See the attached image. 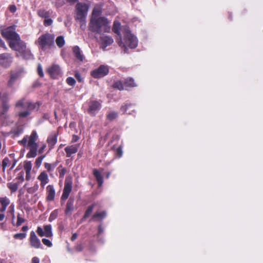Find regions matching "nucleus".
<instances>
[{"label": "nucleus", "mask_w": 263, "mask_h": 263, "mask_svg": "<svg viewBox=\"0 0 263 263\" xmlns=\"http://www.w3.org/2000/svg\"><path fill=\"white\" fill-rule=\"evenodd\" d=\"M133 106L129 104L128 105H123L121 106V111H122L123 113L124 112H127V108H133Z\"/></svg>", "instance_id": "45"}, {"label": "nucleus", "mask_w": 263, "mask_h": 263, "mask_svg": "<svg viewBox=\"0 0 263 263\" xmlns=\"http://www.w3.org/2000/svg\"><path fill=\"white\" fill-rule=\"evenodd\" d=\"M72 50L76 58L80 61H83L84 57L82 53L80 48L78 46H76L73 47Z\"/></svg>", "instance_id": "23"}, {"label": "nucleus", "mask_w": 263, "mask_h": 263, "mask_svg": "<svg viewBox=\"0 0 263 263\" xmlns=\"http://www.w3.org/2000/svg\"><path fill=\"white\" fill-rule=\"evenodd\" d=\"M32 263H40V259L37 257H34L32 258Z\"/></svg>", "instance_id": "52"}, {"label": "nucleus", "mask_w": 263, "mask_h": 263, "mask_svg": "<svg viewBox=\"0 0 263 263\" xmlns=\"http://www.w3.org/2000/svg\"><path fill=\"white\" fill-rule=\"evenodd\" d=\"M109 174H108L107 175V176H106V177H107V178H108V177H109Z\"/></svg>", "instance_id": "64"}, {"label": "nucleus", "mask_w": 263, "mask_h": 263, "mask_svg": "<svg viewBox=\"0 0 263 263\" xmlns=\"http://www.w3.org/2000/svg\"><path fill=\"white\" fill-rule=\"evenodd\" d=\"M12 60L13 58L10 53H4L0 54V66L3 68H8L11 65Z\"/></svg>", "instance_id": "11"}, {"label": "nucleus", "mask_w": 263, "mask_h": 263, "mask_svg": "<svg viewBox=\"0 0 263 263\" xmlns=\"http://www.w3.org/2000/svg\"><path fill=\"white\" fill-rule=\"evenodd\" d=\"M77 140V136L73 137V141L76 142Z\"/></svg>", "instance_id": "63"}, {"label": "nucleus", "mask_w": 263, "mask_h": 263, "mask_svg": "<svg viewBox=\"0 0 263 263\" xmlns=\"http://www.w3.org/2000/svg\"><path fill=\"white\" fill-rule=\"evenodd\" d=\"M114 87L115 88H118L119 90L125 89V87L124 86V83L123 84L120 81H116L114 84Z\"/></svg>", "instance_id": "34"}, {"label": "nucleus", "mask_w": 263, "mask_h": 263, "mask_svg": "<svg viewBox=\"0 0 263 263\" xmlns=\"http://www.w3.org/2000/svg\"><path fill=\"white\" fill-rule=\"evenodd\" d=\"M45 168L47 170V171L49 172L52 171L55 167V165L52 164L48 163H44Z\"/></svg>", "instance_id": "36"}, {"label": "nucleus", "mask_w": 263, "mask_h": 263, "mask_svg": "<svg viewBox=\"0 0 263 263\" xmlns=\"http://www.w3.org/2000/svg\"><path fill=\"white\" fill-rule=\"evenodd\" d=\"M93 172L94 176L97 179L99 186L100 187L101 186L103 183V179L101 173L96 169L93 170Z\"/></svg>", "instance_id": "25"}, {"label": "nucleus", "mask_w": 263, "mask_h": 263, "mask_svg": "<svg viewBox=\"0 0 263 263\" xmlns=\"http://www.w3.org/2000/svg\"><path fill=\"white\" fill-rule=\"evenodd\" d=\"M77 237H78V235H77V233H74L71 238V240H72V241L74 240L77 238Z\"/></svg>", "instance_id": "56"}, {"label": "nucleus", "mask_w": 263, "mask_h": 263, "mask_svg": "<svg viewBox=\"0 0 263 263\" xmlns=\"http://www.w3.org/2000/svg\"><path fill=\"white\" fill-rule=\"evenodd\" d=\"M79 146V144H73L66 146L65 148L66 157L69 158L71 157L73 154H76L78 152Z\"/></svg>", "instance_id": "17"}, {"label": "nucleus", "mask_w": 263, "mask_h": 263, "mask_svg": "<svg viewBox=\"0 0 263 263\" xmlns=\"http://www.w3.org/2000/svg\"><path fill=\"white\" fill-rule=\"evenodd\" d=\"M22 230H23V231H27V230H28V227H27V226H23V227H22Z\"/></svg>", "instance_id": "61"}, {"label": "nucleus", "mask_w": 263, "mask_h": 263, "mask_svg": "<svg viewBox=\"0 0 263 263\" xmlns=\"http://www.w3.org/2000/svg\"><path fill=\"white\" fill-rule=\"evenodd\" d=\"M100 14V8L95 7L89 23V28L92 31L98 33L108 32L110 29V22L104 17H99Z\"/></svg>", "instance_id": "4"}, {"label": "nucleus", "mask_w": 263, "mask_h": 263, "mask_svg": "<svg viewBox=\"0 0 263 263\" xmlns=\"http://www.w3.org/2000/svg\"><path fill=\"white\" fill-rule=\"evenodd\" d=\"M15 106L16 108L21 107L23 109H27V110L20 111L18 113V117L23 118L29 115L31 111L37 110L39 107V104L37 103H32L25 99H22L16 102Z\"/></svg>", "instance_id": "5"}, {"label": "nucleus", "mask_w": 263, "mask_h": 263, "mask_svg": "<svg viewBox=\"0 0 263 263\" xmlns=\"http://www.w3.org/2000/svg\"><path fill=\"white\" fill-rule=\"evenodd\" d=\"M66 82L68 85L73 86L76 83V81L72 77H68L66 79Z\"/></svg>", "instance_id": "42"}, {"label": "nucleus", "mask_w": 263, "mask_h": 263, "mask_svg": "<svg viewBox=\"0 0 263 263\" xmlns=\"http://www.w3.org/2000/svg\"><path fill=\"white\" fill-rule=\"evenodd\" d=\"M54 36L49 33H46L41 35L35 44L39 46L40 49L45 50L54 46Z\"/></svg>", "instance_id": "7"}, {"label": "nucleus", "mask_w": 263, "mask_h": 263, "mask_svg": "<svg viewBox=\"0 0 263 263\" xmlns=\"http://www.w3.org/2000/svg\"><path fill=\"white\" fill-rule=\"evenodd\" d=\"M42 242L44 245L45 246L48 247H51L52 246V243L50 240L49 239L43 238L42 239Z\"/></svg>", "instance_id": "44"}, {"label": "nucleus", "mask_w": 263, "mask_h": 263, "mask_svg": "<svg viewBox=\"0 0 263 263\" xmlns=\"http://www.w3.org/2000/svg\"><path fill=\"white\" fill-rule=\"evenodd\" d=\"M37 179L41 182V186L44 187L49 182V177L45 171L42 172L37 177Z\"/></svg>", "instance_id": "19"}, {"label": "nucleus", "mask_w": 263, "mask_h": 263, "mask_svg": "<svg viewBox=\"0 0 263 263\" xmlns=\"http://www.w3.org/2000/svg\"><path fill=\"white\" fill-rule=\"evenodd\" d=\"M29 241L31 246L35 249L39 248L41 245L40 239L37 237L34 231L30 232Z\"/></svg>", "instance_id": "16"}, {"label": "nucleus", "mask_w": 263, "mask_h": 263, "mask_svg": "<svg viewBox=\"0 0 263 263\" xmlns=\"http://www.w3.org/2000/svg\"><path fill=\"white\" fill-rule=\"evenodd\" d=\"M73 209V204L71 202L68 201L66 204V213L68 214Z\"/></svg>", "instance_id": "39"}, {"label": "nucleus", "mask_w": 263, "mask_h": 263, "mask_svg": "<svg viewBox=\"0 0 263 263\" xmlns=\"http://www.w3.org/2000/svg\"><path fill=\"white\" fill-rule=\"evenodd\" d=\"M1 33L3 36L8 40L10 47L16 51L17 57H21L26 59L32 58L30 50L27 48L25 43L21 40L14 26H10L2 29Z\"/></svg>", "instance_id": "1"}, {"label": "nucleus", "mask_w": 263, "mask_h": 263, "mask_svg": "<svg viewBox=\"0 0 263 263\" xmlns=\"http://www.w3.org/2000/svg\"><path fill=\"white\" fill-rule=\"evenodd\" d=\"M36 232L41 237L45 236L47 237H51L52 236V232L51 226L50 224L45 225L43 228L38 227Z\"/></svg>", "instance_id": "12"}, {"label": "nucleus", "mask_w": 263, "mask_h": 263, "mask_svg": "<svg viewBox=\"0 0 263 263\" xmlns=\"http://www.w3.org/2000/svg\"><path fill=\"white\" fill-rule=\"evenodd\" d=\"M47 71L51 77L56 78L61 74V68L58 65L54 64L47 69Z\"/></svg>", "instance_id": "15"}, {"label": "nucleus", "mask_w": 263, "mask_h": 263, "mask_svg": "<svg viewBox=\"0 0 263 263\" xmlns=\"http://www.w3.org/2000/svg\"><path fill=\"white\" fill-rule=\"evenodd\" d=\"M108 72V67L101 65L98 68L91 71V76L95 79H99L107 75Z\"/></svg>", "instance_id": "9"}, {"label": "nucleus", "mask_w": 263, "mask_h": 263, "mask_svg": "<svg viewBox=\"0 0 263 263\" xmlns=\"http://www.w3.org/2000/svg\"><path fill=\"white\" fill-rule=\"evenodd\" d=\"M57 214H58V212L57 211H54L53 212H52L51 213V214H50L49 219H50L52 217H53L54 218L55 217H56Z\"/></svg>", "instance_id": "53"}, {"label": "nucleus", "mask_w": 263, "mask_h": 263, "mask_svg": "<svg viewBox=\"0 0 263 263\" xmlns=\"http://www.w3.org/2000/svg\"><path fill=\"white\" fill-rule=\"evenodd\" d=\"M93 208V205L88 207V208L86 210L85 214L84 215V218H86L88 217L91 214V213L92 212Z\"/></svg>", "instance_id": "41"}, {"label": "nucleus", "mask_w": 263, "mask_h": 263, "mask_svg": "<svg viewBox=\"0 0 263 263\" xmlns=\"http://www.w3.org/2000/svg\"><path fill=\"white\" fill-rule=\"evenodd\" d=\"M9 209H10V211H11V212L12 213V214L14 215V205L11 204L9 206Z\"/></svg>", "instance_id": "57"}, {"label": "nucleus", "mask_w": 263, "mask_h": 263, "mask_svg": "<svg viewBox=\"0 0 263 263\" xmlns=\"http://www.w3.org/2000/svg\"><path fill=\"white\" fill-rule=\"evenodd\" d=\"M124 86L125 89L127 87H134L136 86V84L135 83L134 80L132 78H127L124 81Z\"/></svg>", "instance_id": "27"}, {"label": "nucleus", "mask_w": 263, "mask_h": 263, "mask_svg": "<svg viewBox=\"0 0 263 263\" xmlns=\"http://www.w3.org/2000/svg\"><path fill=\"white\" fill-rule=\"evenodd\" d=\"M106 213L105 212L96 213L93 216V219H98V220H102L106 216Z\"/></svg>", "instance_id": "32"}, {"label": "nucleus", "mask_w": 263, "mask_h": 263, "mask_svg": "<svg viewBox=\"0 0 263 263\" xmlns=\"http://www.w3.org/2000/svg\"><path fill=\"white\" fill-rule=\"evenodd\" d=\"M37 14L40 17L45 19L44 24L45 26H50L52 24L53 21L50 18L53 15L52 11L41 9L38 10Z\"/></svg>", "instance_id": "8"}, {"label": "nucleus", "mask_w": 263, "mask_h": 263, "mask_svg": "<svg viewBox=\"0 0 263 263\" xmlns=\"http://www.w3.org/2000/svg\"><path fill=\"white\" fill-rule=\"evenodd\" d=\"M9 105L8 102H2V108L0 109V117L4 115L9 110Z\"/></svg>", "instance_id": "28"}, {"label": "nucleus", "mask_w": 263, "mask_h": 263, "mask_svg": "<svg viewBox=\"0 0 263 263\" xmlns=\"http://www.w3.org/2000/svg\"><path fill=\"white\" fill-rule=\"evenodd\" d=\"M5 215L3 213H0V221H3L5 218Z\"/></svg>", "instance_id": "58"}, {"label": "nucleus", "mask_w": 263, "mask_h": 263, "mask_svg": "<svg viewBox=\"0 0 263 263\" xmlns=\"http://www.w3.org/2000/svg\"><path fill=\"white\" fill-rule=\"evenodd\" d=\"M0 46L4 48L5 49H7V47L5 45L4 42L0 39Z\"/></svg>", "instance_id": "54"}, {"label": "nucleus", "mask_w": 263, "mask_h": 263, "mask_svg": "<svg viewBox=\"0 0 263 263\" xmlns=\"http://www.w3.org/2000/svg\"><path fill=\"white\" fill-rule=\"evenodd\" d=\"M103 232V229L101 227V226L99 227V234H101Z\"/></svg>", "instance_id": "60"}, {"label": "nucleus", "mask_w": 263, "mask_h": 263, "mask_svg": "<svg viewBox=\"0 0 263 263\" xmlns=\"http://www.w3.org/2000/svg\"><path fill=\"white\" fill-rule=\"evenodd\" d=\"M45 157V155H42V156L38 157L36 159L35 161V164L36 166L37 167V168H39L40 167V166L42 163V161Z\"/></svg>", "instance_id": "33"}, {"label": "nucleus", "mask_w": 263, "mask_h": 263, "mask_svg": "<svg viewBox=\"0 0 263 263\" xmlns=\"http://www.w3.org/2000/svg\"><path fill=\"white\" fill-rule=\"evenodd\" d=\"M16 179L18 180L17 182L19 183L20 184L22 183L24 180V173L23 172L19 173Z\"/></svg>", "instance_id": "38"}, {"label": "nucleus", "mask_w": 263, "mask_h": 263, "mask_svg": "<svg viewBox=\"0 0 263 263\" xmlns=\"http://www.w3.org/2000/svg\"><path fill=\"white\" fill-rule=\"evenodd\" d=\"M16 7L15 5H12L9 7V10L11 13H14L16 11Z\"/></svg>", "instance_id": "48"}, {"label": "nucleus", "mask_w": 263, "mask_h": 263, "mask_svg": "<svg viewBox=\"0 0 263 263\" xmlns=\"http://www.w3.org/2000/svg\"><path fill=\"white\" fill-rule=\"evenodd\" d=\"M117 154L119 157H121L122 155V151L121 147H119L117 149Z\"/></svg>", "instance_id": "51"}, {"label": "nucleus", "mask_w": 263, "mask_h": 263, "mask_svg": "<svg viewBox=\"0 0 263 263\" xmlns=\"http://www.w3.org/2000/svg\"><path fill=\"white\" fill-rule=\"evenodd\" d=\"M120 23L118 21H115L114 24L113 31L118 35V40L119 45L124 49L125 52L128 47L131 49L135 48L138 45V40L133 34H132L129 28L127 27H123L122 29V32L124 37L122 39L119 33V29Z\"/></svg>", "instance_id": "3"}, {"label": "nucleus", "mask_w": 263, "mask_h": 263, "mask_svg": "<svg viewBox=\"0 0 263 263\" xmlns=\"http://www.w3.org/2000/svg\"><path fill=\"white\" fill-rule=\"evenodd\" d=\"M76 249L78 251H81L82 250V247L81 245H78L76 247Z\"/></svg>", "instance_id": "55"}, {"label": "nucleus", "mask_w": 263, "mask_h": 263, "mask_svg": "<svg viewBox=\"0 0 263 263\" xmlns=\"http://www.w3.org/2000/svg\"><path fill=\"white\" fill-rule=\"evenodd\" d=\"M24 72V69H20L15 72H11L10 79L8 83V86L12 87L15 81L21 77L22 73Z\"/></svg>", "instance_id": "14"}, {"label": "nucleus", "mask_w": 263, "mask_h": 263, "mask_svg": "<svg viewBox=\"0 0 263 263\" xmlns=\"http://www.w3.org/2000/svg\"><path fill=\"white\" fill-rule=\"evenodd\" d=\"M37 139L38 136L36 132L33 131L30 135L25 136L22 140L19 141L21 145L29 149L26 155L28 158L35 157L37 154V152L40 154L44 152L46 147V144L43 142L37 143Z\"/></svg>", "instance_id": "2"}, {"label": "nucleus", "mask_w": 263, "mask_h": 263, "mask_svg": "<svg viewBox=\"0 0 263 263\" xmlns=\"http://www.w3.org/2000/svg\"><path fill=\"white\" fill-rule=\"evenodd\" d=\"M26 236V233H17V234H15L14 235V238H15V239H23L24 238H25Z\"/></svg>", "instance_id": "40"}, {"label": "nucleus", "mask_w": 263, "mask_h": 263, "mask_svg": "<svg viewBox=\"0 0 263 263\" xmlns=\"http://www.w3.org/2000/svg\"><path fill=\"white\" fill-rule=\"evenodd\" d=\"M0 98L2 102H8L9 100L8 93L5 92H1Z\"/></svg>", "instance_id": "35"}, {"label": "nucleus", "mask_w": 263, "mask_h": 263, "mask_svg": "<svg viewBox=\"0 0 263 263\" xmlns=\"http://www.w3.org/2000/svg\"><path fill=\"white\" fill-rule=\"evenodd\" d=\"M7 208L2 206L0 209V212L3 213L6 210Z\"/></svg>", "instance_id": "59"}, {"label": "nucleus", "mask_w": 263, "mask_h": 263, "mask_svg": "<svg viewBox=\"0 0 263 263\" xmlns=\"http://www.w3.org/2000/svg\"><path fill=\"white\" fill-rule=\"evenodd\" d=\"M46 200L48 201L53 200L55 195V192L53 186L52 185H48L46 187Z\"/></svg>", "instance_id": "20"}, {"label": "nucleus", "mask_w": 263, "mask_h": 263, "mask_svg": "<svg viewBox=\"0 0 263 263\" xmlns=\"http://www.w3.org/2000/svg\"><path fill=\"white\" fill-rule=\"evenodd\" d=\"M37 72L41 77H43L44 76L43 69L40 64H39L37 66Z\"/></svg>", "instance_id": "46"}, {"label": "nucleus", "mask_w": 263, "mask_h": 263, "mask_svg": "<svg viewBox=\"0 0 263 263\" xmlns=\"http://www.w3.org/2000/svg\"><path fill=\"white\" fill-rule=\"evenodd\" d=\"M66 170L65 168H62L61 170H59V175L60 178H63L66 173Z\"/></svg>", "instance_id": "49"}, {"label": "nucleus", "mask_w": 263, "mask_h": 263, "mask_svg": "<svg viewBox=\"0 0 263 263\" xmlns=\"http://www.w3.org/2000/svg\"><path fill=\"white\" fill-rule=\"evenodd\" d=\"M100 42L101 43V47L103 50H105V48L110 45L114 41L111 37L103 35L100 37Z\"/></svg>", "instance_id": "18"}, {"label": "nucleus", "mask_w": 263, "mask_h": 263, "mask_svg": "<svg viewBox=\"0 0 263 263\" xmlns=\"http://www.w3.org/2000/svg\"><path fill=\"white\" fill-rule=\"evenodd\" d=\"M67 1L71 3H74L77 1V0H67Z\"/></svg>", "instance_id": "62"}, {"label": "nucleus", "mask_w": 263, "mask_h": 263, "mask_svg": "<svg viewBox=\"0 0 263 263\" xmlns=\"http://www.w3.org/2000/svg\"><path fill=\"white\" fill-rule=\"evenodd\" d=\"M39 188V185L37 182L35 183L32 186L27 188V192L29 194H34Z\"/></svg>", "instance_id": "29"}, {"label": "nucleus", "mask_w": 263, "mask_h": 263, "mask_svg": "<svg viewBox=\"0 0 263 263\" xmlns=\"http://www.w3.org/2000/svg\"><path fill=\"white\" fill-rule=\"evenodd\" d=\"M117 113L113 111L109 112L107 115V119L110 120H112L116 119L117 117Z\"/></svg>", "instance_id": "37"}, {"label": "nucleus", "mask_w": 263, "mask_h": 263, "mask_svg": "<svg viewBox=\"0 0 263 263\" xmlns=\"http://www.w3.org/2000/svg\"><path fill=\"white\" fill-rule=\"evenodd\" d=\"M72 179L70 177H67L65 180L63 194L61 197L62 200H66L68 198L72 190Z\"/></svg>", "instance_id": "10"}, {"label": "nucleus", "mask_w": 263, "mask_h": 263, "mask_svg": "<svg viewBox=\"0 0 263 263\" xmlns=\"http://www.w3.org/2000/svg\"><path fill=\"white\" fill-rule=\"evenodd\" d=\"M24 222V219L22 217H21L20 216V215H18L17 216V226H20L21 224H22V223H23V222Z\"/></svg>", "instance_id": "47"}, {"label": "nucleus", "mask_w": 263, "mask_h": 263, "mask_svg": "<svg viewBox=\"0 0 263 263\" xmlns=\"http://www.w3.org/2000/svg\"><path fill=\"white\" fill-rule=\"evenodd\" d=\"M9 162V160L7 158H5L2 162V167L3 171H5L6 167L8 166Z\"/></svg>", "instance_id": "43"}, {"label": "nucleus", "mask_w": 263, "mask_h": 263, "mask_svg": "<svg viewBox=\"0 0 263 263\" xmlns=\"http://www.w3.org/2000/svg\"><path fill=\"white\" fill-rule=\"evenodd\" d=\"M101 105L100 102L97 101H91L89 103V108L88 109V112L95 115L100 109Z\"/></svg>", "instance_id": "13"}, {"label": "nucleus", "mask_w": 263, "mask_h": 263, "mask_svg": "<svg viewBox=\"0 0 263 263\" xmlns=\"http://www.w3.org/2000/svg\"><path fill=\"white\" fill-rule=\"evenodd\" d=\"M58 134L56 132L51 133L47 139V143L50 148H52L57 142Z\"/></svg>", "instance_id": "22"}, {"label": "nucleus", "mask_w": 263, "mask_h": 263, "mask_svg": "<svg viewBox=\"0 0 263 263\" xmlns=\"http://www.w3.org/2000/svg\"><path fill=\"white\" fill-rule=\"evenodd\" d=\"M20 184L18 182H11L8 183L7 186L10 189L11 193H14L17 190L18 186Z\"/></svg>", "instance_id": "26"}, {"label": "nucleus", "mask_w": 263, "mask_h": 263, "mask_svg": "<svg viewBox=\"0 0 263 263\" xmlns=\"http://www.w3.org/2000/svg\"><path fill=\"white\" fill-rule=\"evenodd\" d=\"M0 203L2 206L7 208L10 204V200L6 197L0 198Z\"/></svg>", "instance_id": "31"}, {"label": "nucleus", "mask_w": 263, "mask_h": 263, "mask_svg": "<svg viewBox=\"0 0 263 263\" xmlns=\"http://www.w3.org/2000/svg\"><path fill=\"white\" fill-rule=\"evenodd\" d=\"M88 11V6L84 3H78L76 8V20L80 24V27L84 30L86 28V18Z\"/></svg>", "instance_id": "6"}, {"label": "nucleus", "mask_w": 263, "mask_h": 263, "mask_svg": "<svg viewBox=\"0 0 263 263\" xmlns=\"http://www.w3.org/2000/svg\"><path fill=\"white\" fill-rule=\"evenodd\" d=\"M75 77L79 82H82L83 81L82 77H81V74L78 72H76L75 73Z\"/></svg>", "instance_id": "50"}, {"label": "nucleus", "mask_w": 263, "mask_h": 263, "mask_svg": "<svg viewBox=\"0 0 263 263\" xmlns=\"http://www.w3.org/2000/svg\"><path fill=\"white\" fill-rule=\"evenodd\" d=\"M32 163L30 161H25L24 164V170L26 173V179L29 180L31 178V171L32 170Z\"/></svg>", "instance_id": "21"}, {"label": "nucleus", "mask_w": 263, "mask_h": 263, "mask_svg": "<svg viewBox=\"0 0 263 263\" xmlns=\"http://www.w3.org/2000/svg\"><path fill=\"white\" fill-rule=\"evenodd\" d=\"M39 198L37 194L32 195L30 197L29 194L26 195V200L27 202L30 203L31 204L36 202Z\"/></svg>", "instance_id": "24"}, {"label": "nucleus", "mask_w": 263, "mask_h": 263, "mask_svg": "<svg viewBox=\"0 0 263 263\" xmlns=\"http://www.w3.org/2000/svg\"><path fill=\"white\" fill-rule=\"evenodd\" d=\"M55 42L59 47H62L65 44V40L64 37L62 36H58L55 40Z\"/></svg>", "instance_id": "30"}]
</instances>
